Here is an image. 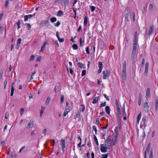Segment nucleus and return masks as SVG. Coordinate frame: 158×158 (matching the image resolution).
<instances>
[{
    "instance_id": "obj_11",
    "label": "nucleus",
    "mask_w": 158,
    "mask_h": 158,
    "mask_svg": "<svg viewBox=\"0 0 158 158\" xmlns=\"http://www.w3.org/2000/svg\"><path fill=\"white\" fill-rule=\"evenodd\" d=\"M98 67L99 69L98 70V72L99 73L101 72L102 68V63L101 62H99L98 63Z\"/></svg>"
},
{
    "instance_id": "obj_19",
    "label": "nucleus",
    "mask_w": 158,
    "mask_h": 158,
    "mask_svg": "<svg viewBox=\"0 0 158 158\" xmlns=\"http://www.w3.org/2000/svg\"><path fill=\"white\" fill-rule=\"evenodd\" d=\"M47 44V42H45L44 44L41 47V50H40V52H42L44 50L45 48V47L46 45Z\"/></svg>"
},
{
    "instance_id": "obj_42",
    "label": "nucleus",
    "mask_w": 158,
    "mask_h": 158,
    "mask_svg": "<svg viewBox=\"0 0 158 158\" xmlns=\"http://www.w3.org/2000/svg\"><path fill=\"white\" fill-rule=\"evenodd\" d=\"M123 115L126 116V112L125 111V110L124 104L123 105Z\"/></svg>"
},
{
    "instance_id": "obj_32",
    "label": "nucleus",
    "mask_w": 158,
    "mask_h": 158,
    "mask_svg": "<svg viewBox=\"0 0 158 158\" xmlns=\"http://www.w3.org/2000/svg\"><path fill=\"white\" fill-rule=\"evenodd\" d=\"M122 77L123 80H125L126 78V73H122Z\"/></svg>"
},
{
    "instance_id": "obj_51",
    "label": "nucleus",
    "mask_w": 158,
    "mask_h": 158,
    "mask_svg": "<svg viewBox=\"0 0 158 158\" xmlns=\"http://www.w3.org/2000/svg\"><path fill=\"white\" fill-rule=\"evenodd\" d=\"M80 115H81L80 112H79V111H78V112H77V114H76V117H75V118H77L78 116H79V117H80Z\"/></svg>"
},
{
    "instance_id": "obj_61",
    "label": "nucleus",
    "mask_w": 158,
    "mask_h": 158,
    "mask_svg": "<svg viewBox=\"0 0 158 158\" xmlns=\"http://www.w3.org/2000/svg\"><path fill=\"white\" fill-rule=\"evenodd\" d=\"M79 40L80 45H81V44L84 42V40L82 41V38H80Z\"/></svg>"
},
{
    "instance_id": "obj_46",
    "label": "nucleus",
    "mask_w": 158,
    "mask_h": 158,
    "mask_svg": "<svg viewBox=\"0 0 158 158\" xmlns=\"http://www.w3.org/2000/svg\"><path fill=\"white\" fill-rule=\"evenodd\" d=\"M14 88H13L12 87V88H11V94H10V96H12L13 95L14 93Z\"/></svg>"
},
{
    "instance_id": "obj_37",
    "label": "nucleus",
    "mask_w": 158,
    "mask_h": 158,
    "mask_svg": "<svg viewBox=\"0 0 158 158\" xmlns=\"http://www.w3.org/2000/svg\"><path fill=\"white\" fill-rule=\"evenodd\" d=\"M94 141L96 143V145L97 146H98L99 145V144H98V139L97 138V137L95 136H94Z\"/></svg>"
},
{
    "instance_id": "obj_30",
    "label": "nucleus",
    "mask_w": 158,
    "mask_h": 158,
    "mask_svg": "<svg viewBox=\"0 0 158 158\" xmlns=\"http://www.w3.org/2000/svg\"><path fill=\"white\" fill-rule=\"evenodd\" d=\"M22 40L21 38H19L18 40V42L17 44V46L19 47L21 41Z\"/></svg>"
},
{
    "instance_id": "obj_43",
    "label": "nucleus",
    "mask_w": 158,
    "mask_h": 158,
    "mask_svg": "<svg viewBox=\"0 0 158 158\" xmlns=\"http://www.w3.org/2000/svg\"><path fill=\"white\" fill-rule=\"evenodd\" d=\"M92 128H93V129L94 130V131H95V134H96L97 132V129L96 126H95V125H93L92 126Z\"/></svg>"
},
{
    "instance_id": "obj_5",
    "label": "nucleus",
    "mask_w": 158,
    "mask_h": 158,
    "mask_svg": "<svg viewBox=\"0 0 158 158\" xmlns=\"http://www.w3.org/2000/svg\"><path fill=\"white\" fill-rule=\"evenodd\" d=\"M70 111V106H66L65 108L63 114V116H65Z\"/></svg>"
},
{
    "instance_id": "obj_17",
    "label": "nucleus",
    "mask_w": 158,
    "mask_h": 158,
    "mask_svg": "<svg viewBox=\"0 0 158 158\" xmlns=\"http://www.w3.org/2000/svg\"><path fill=\"white\" fill-rule=\"evenodd\" d=\"M150 96V89L149 88L147 89L146 96L147 98H148Z\"/></svg>"
},
{
    "instance_id": "obj_52",
    "label": "nucleus",
    "mask_w": 158,
    "mask_h": 158,
    "mask_svg": "<svg viewBox=\"0 0 158 158\" xmlns=\"http://www.w3.org/2000/svg\"><path fill=\"white\" fill-rule=\"evenodd\" d=\"M35 58V56L34 55H32L31 56L30 60L32 61L34 60Z\"/></svg>"
},
{
    "instance_id": "obj_4",
    "label": "nucleus",
    "mask_w": 158,
    "mask_h": 158,
    "mask_svg": "<svg viewBox=\"0 0 158 158\" xmlns=\"http://www.w3.org/2000/svg\"><path fill=\"white\" fill-rule=\"evenodd\" d=\"M137 50V48H133L131 59L133 62L135 60V57L136 55V53Z\"/></svg>"
},
{
    "instance_id": "obj_53",
    "label": "nucleus",
    "mask_w": 158,
    "mask_h": 158,
    "mask_svg": "<svg viewBox=\"0 0 158 158\" xmlns=\"http://www.w3.org/2000/svg\"><path fill=\"white\" fill-rule=\"evenodd\" d=\"M86 71L85 70H83L82 72L81 76L82 77L84 76L86 74Z\"/></svg>"
},
{
    "instance_id": "obj_13",
    "label": "nucleus",
    "mask_w": 158,
    "mask_h": 158,
    "mask_svg": "<svg viewBox=\"0 0 158 158\" xmlns=\"http://www.w3.org/2000/svg\"><path fill=\"white\" fill-rule=\"evenodd\" d=\"M154 25L150 26L149 30L148 32V35L150 36L151 35L153 32L154 29Z\"/></svg>"
},
{
    "instance_id": "obj_23",
    "label": "nucleus",
    "mask_w": 158,
    "mask_h": 158,
    "mask_svg": "<svg viewBox=\"0 0 158 158\" xmlns=\"http://www.w3.org/2000/svg\"><path fill=\"white\" fill-rule=\"evenodd\" d=\"M77 64L78 65V66L79 68H80L81 69H85V67L84 66V65L80 63V62H78V63H77Z\"/></svg>"
},
{
    "instance_id": "obj_41",
    "label": "nucleus",
    "mask_w": 158,
    "mask_h": 158,
    "mask_svg": "<svg viewBox=\"0 0 158 158\" xmlns=\"http://www.w3.org/2000/svg\"><path fill=\"white\" fill-rule=\"evenodd\" d=\"M126 63L125 61L123 62V69H126Z\"/></svg>"
},
{
    "instance_id": "obj_1",
    "label": "nucleus",
    "mask_w": 158,
    "mask_h": 158,
    "mask_svg": "<svg viewBox=\"0 0 158 158\" xmlns=\"http://www.w3.org/2000/svg\"><path fill=\"white\" fill-rule=\"evenodd\" d=\"M125 15L126 16V19L127 21H129V17L131 19L133 18L134 21H135V13L134 11L133 12L132 15H131V12L130 10L127 8L126 10Z\"/></svg>"
},
{
    "instance_id": "obj_60",
    "label": "nucleus",
    "mask_w": 158,
    "mask_h": 158,
    "mask_svg": "<svg viewBox=\"0 0 158 158\" xmlns=\"http://www.w3.org/2000/svg\"><path fill=\"white\" fill-rule=\"evenodd\" d=\"M41 58V56H39L36 59V61H40Z\"/></svg>"
},
{
    "instance_id": "obj_36",
    "label": "nucleus",
    "mask_w": 158,
    "mask_h": 158,
    "mask_svg": "<svg viewBox=\"0 0 158 158\" xmlns=\"http://www.w3.org/2000/svg\"><path fill=\"white\" fill-rule=\"evenodd\" d=\"M109 154L107 153L106 154H102V158H107Z\"/></svg>"
},
{
    "instance_id": "obj_49",
    "label": "nucleus",
    "mask_w": 158,
    "mask_h": 158,
    "mask_svg": "<svg viewBox=\"0 0 158 158\" xmlns=\"http://www.w3.org/2000/svg\"><path fill=\"white\" fill-rule=\"evenodd\" d=\"M86 53L87 54H89L90 53L89 51V47H87L86 48Z\"/></svg>"
},
{
    "instance_id": "obj_3",
    "label": "nucleus",
    "mask_w": 158,
    "mask_h": 158,
    "mask_svg": "<svg viewBox=\"0 0 158 158\" xmlns=\"http://www.w3.org/2000/svg\"><path fill=\"white\" fill-rule=\"evenodd\" d=\"M110 72L107 70H106L102 72L103 79H107L110 75Z\"/></svg>"
},
{
    "instance_id": "obj_55",
    "label": "nucleus",
    "mask_w": 158,
    "mask_h": 158,
    "mask_svg": "<svg viewBox=\"0 0 158 158\" xmlns=\"http://www.w3.org/2000/svg\"><path fill=\"white\" fill-rule=\"evenodd\" d=\"M50 141L52 144V146H53L55 143V140L54 139H52L50 140Z\"/></svg>"
},
{
    "instance_id": "obj_14",
    "label": "nucleus",
    "mask_w": 158,
    "mask_h": 158,
    "mask_svg": "<svg viewBox=\"0 0 158 158\" xmlns=\"http://www.w3.org/2000/svg\"><path fill=\"white\" fill-rule=\"evenodd\" d=\"M155 110L158 111V97H156V98Z\"/></svg>"
},
{
    "instance_id": "obj_28",
    "label": "nucleus",
    "mask_w": 158,
    "mask_h": 158,
    "mask_svg": "<svg viewBox=\"0 0 158 158\" xmlns=\"http://www.w3.org/2000/svg\"><path fill=\"white\" fill-rule=\"evenodd\" d=\"M51 98L50 97H48L46 101L45 104L46 105H48L50 102V101Z\"/></svg>"
},
{
    "instance_id": "obj_6",
    "label": "nucleus",
    "mask_w": 158,
    "mask_h": 158,
    "mask_svg": "<svg viewBox=\"0 0 158 158\" xmlns=\"http://www.w3.org/2000/svg\"><path fill=\"white\" fill-rule=\"evenodd\" d=\"M149 66V63L148 62H146L145 64V71L144 73V75L147 76L148 71V68Z\"/></svg>"
},
{
    "instance_id": "obj_29",
    "label": "nucleus",
    "mask_w": 158,
    "mask_h": 158,
    "mask_svg": "<svg viewBox=\"0 0 158 158\" xmlns=\"http://www.w3.org/2000/svg\"><path fill=\"white\" fill-rule=\"evenodd\" d=\"M3 30V27L2 25L1 24H0V34H1L2 33Z\"/></svg>"
},
{
    "instance_id": "obj_59",
    "label": "nucleus",
    "mask_w": 158,
    "mask_h": 158,
    "mask_svg": "<svg viewBox=\"0 0 158 158\" xmlns=\"http://www.w3.org/2000/svg\"><path fill=\"white\" fill-rule=\"evenodd\" d=\"M104 97L106 98V99L107 100H108V101L110 99H109V98L108 96H107L106 94H104Z\"/></svg>"
},
{
    "instance_id": "obj_20",
    "label": "nucleus",
    "mask_w": 158,
    "mask_h": 158,
    "mask_svg": "<svg viewBox=\"0 0 158 158\" xmlns=\"http://www.w3.org/2000/svg\"><path fill=\"white\" fill-rule=\"evenodd\" d=\"M45 110V107L42 106L41 108V109L40 110V117H41L42 115V114L44 112Z\"/></svg>"
},
{
    "instance_id": "obj_25",
    "label": "nucleus",
    "mask_w": 158,
    "mask_h": 158,
    "mask_svg": "<svg viewBox=\"0 0 158 158\" xmlns=\"http://www.w3.org/2000/svg\"><path fill=\"white\" fill-rule=\"evenodd\" d=\"M88 18L86 16H85V17L84 22V26H85L87 24V22H88Z\"/></svg>"
},
{
    "instance_id": "obj_12",
    "label": "nucleus",
    "mask_w": 158,
    "mask_h": 158,
    "mask_svg": "<svg viewBox=\"0 0 158 158\" xmlns=\"http://www.w3.org/2000/svg\"><path fill=\"white\" fill-rule=\"evenodd\" d=\"M61 146L62 148L63 152H64V150L65 146V141L64 139L61 140Z\"/></svg>"
},
{
    "instance_id": "obj_64",
    "label": "nucleus",
    "mask_w": 158,
    "mask_h": 158,
    "mask_svg": "<svg viewBox=\"0 0 158 158\" xmlns=\"http://www.w3.org/2000/svg\"><path fill=\"white\" fill-rule=\"evenodd\" d=\"M99 118H98L96 120V124L97 125H99Z\"/></svg>"
},
{
    "instance_id": "obj_24",
    "label": "nucleus",
    "mask_w": 158,
    "mask_h": 158,
    "mask_svg": "<svg viewBox=\"0 0 158 158\" xmlns=\"http://www.w3.org/2000/svg\"><path fill=\"white\" fill-rule=\"evenodd\" d=\"M110 107L109 106H107L105 107V111L107 113L109 114L110 113Z\"/></svg>"
},
{
    "instance_id": "obj_47",
    "label": "nucleus",
    "mask_w": 158,
    "mask_h": 158,
    "mask_svg": "<svg viewBox=\"0 0 158 158\" xmlns=\"http://www.w3.org/2000/svg\"><path fill=\"white\" fill-rule=\"evenodd\" d=\"M64 96L63 95H61L60 96V101L61 103H62L64 102Z\"/></svg>"
},
{
    "instance_id": "obj_45",
    "label": "nucleus",
    "mask_w": 158,
    "mask_h": 158,
    "mask_svg": "<svg viewBox=\"0 0 158 158\" xmlns=\"http://www.w3.org/2000/svg\"><path fill=\"white\" fill-rule=\"evenodd\" d=\"M106 102H104L103 103H102L101 104L100 106V108H101L102 107H104L106 105Z\"/></svg>"
},
{
    "instance_id": "obj_16",
    "label": "nucleus",
    "mask_w": 158,
    "mask_h": 158,
    "mask_svg": "<svg viewBox=\"0 0 158 158\" xmlns=\"http://www.w3.org/2000/svg\"><path fill=\"white\" fill-rule=\"evenodd\" d=\"M85 109V106L84 105H81L79 108V112H83Z\"/></svg>"
},
{
    "instance_id": "obj_15",
    "label": "nucleus",
    "mask_w": 158,
    "mask_h": 158,
    "mask_svg": "<svg viewBox=\"0 0 158 158\" xmlns=\"http://www.w3.org/2000/svg\"><path fill=\"white\" fill-rule=\"evenodd\" d=\"M151 148V144L150 143H149L148 144V146H147L146 150L145 151V152L144 154H146L147 153H148L150 150Z\"/></svg>"
},
{
    "instance_id": "obj_33",
    "label": "nucleus",
    "mask_w": 158,
    "mask_h": 158,
    "mask_svg": "<svg viewBox=\"0 0 158 158\" xmlns=\"http://www.w3.org/2000/svg\"><path fill=\"white\" fill-rule=\"evenodd\" d=\"M56 20L57 19L56 18L53 17L50 19V21L52 23H54L56 21Z\"/></svg>"
},
{
    "instance_id": "obj_22",
    "label": "nucleus",
    "mask_w": 158,
    "mask_h": 158,
    "mask_svg": "<svg viewBox=\"0 0 158 158\" xmlns=\"http://www.w3.org/2000/svg\"><path fill=\"white\" fill-rule=\"evenodd\" d=\"M141 113L140 112V113L138 114L137 117V123L138 124L139 123V121L141 118Z\"/></svg>"
},
{
    "instance_id": "obj_40",
    "label": "nucleus",
    "mask_w": 158,
    "mask_h": 158,
    "mask_svg": "<svg viewBox=\"0 0 158 158\" xmlns=\"http://www.w3.org/2000/svg\"><path fill=\"white\" fill-rule=\"evenodd\" d=\"M117 114L118 115H120L121 114V110L120 108H117Z\"/></svg>"
},
{
    "instance_id": "obj_27",
    "label": "nucleus",
    "mask_w": 158,
    "mask_h": 158,
    "mask_svg": "<svg viewBox=\"0 0 158 158\" xmlns=\"http://www.w3.org/2000/svg\"><path fill=\"white\" fill-rule=\"evenodd\" d=\"M98 98H99L98 97H96L95 98L93 101L92 103L94 104L96 103L98 101Z\"/></svg>"
},
{
    "instance_id": "obj_56",
    "label": "nucleus",
    "mask_w": 158,
    "mask_h": 158,
    "mask_svg": "<svg viewBox=\"0 0 158 158\" xmlns=\"http://www.w3.org/2000/svg\"><path fill=\"white\" fill-rule=\"evenodd\" d=\"M149 158H153L152 151V150L150 152Z\"/></svg>"
},
{
    "instance_id": "obj_39",
    "label": "nucleus",
    "mask_w": 158,
    "mask_h": 158,
    "mask_svg": "<svg viewBox=\"0 0 158 158\" xmlns=\"http://www.w3.org/2000/svg\"><path fill=\"white\" fill-rule=\"evenodd\" d=\"M25 25L27 26V29L28 30H29L31 28V25L30 24L26 23Z\"/></svg>"
},
{
    "instance_id": "obj_21",
    "label": "nucleus",
    "mask_w": 158,
    "mask_h": 158,
    "mask_svg": "<svg viewBox=\"0 0 158 158\" xmlns=\"http://www.w3.org/2000/svg\"><path fill=\"white\" fill-rule=\"evenodd\" d=\"M149 105L148 103L147 102H145L143 104V108L145 110H148Z\"/></svg>"
},
{
    "instance_id": "obj_44",
    "label": "nucleus",
    "mask_w": 158,
    "mask_h": 158,
    "mask_svg": "<svg viewBox=\"0 0 158 158\" xmlns=\"http://www.w3.org/2000/svg\"><path fill=\"white\" fill-rule=\"evenodd\" d=\"M60 24V23L59 21L57 22L56 23L54 24V25L56 27H58Z\"/></svg>"
},
{
    "instance_id": "obj_50",
    "label": "nucleus",
    "mask_w": 158,
    "mask_h": 158,
    "mask_svg": "<svg viewBox=\"0 0 158 158\" xmlns=\"http://www.w3.org/2000/svg\"><path fill=\"white\" fill-rule=\"evenodd\" d=\"M36 72H35L34 73H32L31 76L30 80H32L33 79V77L35 73Z\"/></svg>"
},
{
    "instance_id": "obj_10",
    "label": "nucleus",
    "mask_w": 158,
    "mask_h": 158,
    "mask_svg": "<svg viewBox=\"0 0 158 158\" xmlns=\"http://www.w3.org/2000/svg\"><path fill=\"white\" fill-rule=\"evenodd\" d=\"M137 37H134L133 48H137Z\"/></svg>"
},
{
    "instance_id": "obj_38",
    "label": "nucleus",
    "mask_w": 158,
    "mask_h": 158,
    "mask_svg": "<svg viewBox=\"0 0 158 158\" xmlns=\"http://www.w3.org/2000/svg\"><path fill=\"white\" fill-rule=\"evenodd\" d=\"M72 47L73 49L76 50L78 48V46L76 44H73L72 45Z\"/></svg>"
},
{
    "instance_id": "obj_8",
    "label": "nucleus",
    "mask_w": 158,
    "mask_h": 158,
    "mask_svg": "<svg viewBox=\"0 0 158 158\" xmlns=\"http://www.w3.org/2000/svg\"><path fill=\"white\" fill-rule=\"evenodd\" d=\"M41 24L44 26L48 27L50 25V22L49 20H43Z\"/></svg>"
},
{
    "instance_id": "obj_31",
    "label": "nucleus",
    "mask_w": 158,
    "mask_h": 158,
    "mask_svg": "<svg viewBox=\"0 0 158 158\" xmlns=\"http://www.w3.org/2000/svg\"><path fill=\"white\" fill-rule=\"evenodd\" d=\"M55 92L56 93L58 92L59 90V87L58 85H56L54 88Z\"/></svg>"
},
{
    "instance_id": "obj_7",
    "label": "nucleus",
    "mask_w": 158,
    "mask_h": 158,
    "mask_svg": "<svg viewBox=\"0 0 158 158\" xmlns=\"http://www.w3.org/2000/svg\"><path fill=\"white\" fill-rule=\"evenodd\" d=\"M105 143L106 144H107V145H109L110 147L111 146V141L110 139V135L108 136L107 139L105 141Z\"/></svg>"
},
{
    "instance_id": "obj_9",
    "label": "nucleus",
    "mask_w": 158,
    "mask_h": 158,
    "mask_svg": "<svg viewBox=\"0 0 158 158\" xmlns=\"http://www.w3.org/2000/svg\"><path fill=\"white\" fill-rule=\"evenodd\" d=\"M34 124V121L32 120H30L27 126V128L29 129L31 127H32Z\"/></svg>"
},
{
    "instance_id": "obj_54",
    "label": "nucleus",
    "mask_w": 158,
    "mask_h": 158,
    "mask_svg": "<svg viewBox=\"0 0 158 158\" xmlns=\"http://www.w3.org/2000/svg\"><path fill=\"white\" fill-rule=\"evenodd\" d=\"M9 116V113L8 112H7L5 114V118L7 119Z\"/></svg>"
},
{
    "instance_id": "obj_34",
    "label": "nucleus",
    "mask_w": 158,
    "mask_h": 158,
    "mask_svg": "<svg viewBox=\"0 0 158 158\" xmlns=\"http://www.w3.org/2000/svg\"><path fill=\"white\" fill-rule=\"evenodd\" d=\"M153 5L152 4H150L148 7V9L150 11H151L153 9Z\"/></svg>"
},
{
    "instance_id": "obj_26",
    "label": "nucleus",
    "mask_w": 158,
    "mask_h": 158,
    "mask_svg": "<svg viewBox=\"0 0 158 158\" xmlns=\"http://www.w3.org/2000/svg\"><path fill=\"white\" fill-rule=\"evenodd\" d=\"M64 14V13L63 11L61 10H59L58 12L57 15L58 16H61Z\"/></svg>"
},
{
    "instance_id": "obj_2",
    "label": "nucleus",
    "mask_w": 158,
    "mask_h": 158,
    "mask_svg": "<svg viewBox=\"0 0 158 158\" xmlns=\"http://www.w3.org/2000/svg\"><path fill=\"white\" fill-rule=\"evenodd\" d=\"M100 150L102 152L104 153L107 152V149L110 148V147L109 145H107L106 144L105 145L103 144L100 145Z\"/></svg>"
},
{
    "instance_id": "obj_58",
    "label": "nucleus",
    "mask_w": 158,
    "mask_h": 158,
    "mask_svg": "<svg viewBox=\"0 0 158 158\" xmlns=\"http://www.w3.org/2000/svg\"><path fill=\"white\" fill-rule=\"evenodd\" d=\"M46 132H47V130L46 129H45L43 130L42 133L44 134V135H46Z\"/></svg>"
},
{
    "instance_id": "obj_57",
    "label": "nucleus",
    "mask_w": 158,
    "mask_h": 158,
    "mask_svg": "<svg viewBox=\"0 0 158 158\" xmlns=\"http://www.w3.org/2000/svg\"><path fill=\"white\" fill-rule=\"evenodd\" d=\"M95 7L94 6H92L90 7L91 10L92 12L94 11L95 9Z\"/></svg>"
},
{
    "instance_id": "obj_63",
    "label": "nucleus",
    "mask_w": 158,
    "mask_h": 158,
    "mask_svg": "<svg viewBox=\"0 0 158 158\" xmlns=\"http://www.w3.org/2000/svg\"><path fill=\"white\" fill-rule=\"evenodd\" d=\"M155 133H156V131H154L152 132V137H153L155 135Z\"/></svg>"
},
{
    "instance_id": "obj_48",
    "label": "nucleus",
    "mask_w": 158,
    "mask_h": 158,
    "mask_svg": "<svg viewBox=\"0 0 158 158\" xmlns=\"http://www.w3.org/2000/svg\"><path fill=\"white\" fill-rule=\"evenodd\" d=\"M24 109L23 108V107H22L20 109V115H22L24 111Z\"/></svg>"
},
{
    "instance_id": "obj_18",
    "label": "nucleus",
    "mask_w": 158,
    "mask_h": 158,
    "mask_svg": "<svg viewBox=\"0 0 158 158\" xmlns=\"http://www.w3.org/2000/svg\"><path fill=\"white\" fill-rule=\"evenodd\" d=\"M142 100V95L141 94H140L139 95V100H138V104L139 106H140Z\"/></svg>"
},
{
    "instance_id": "obj_35",
    "label": "nucleus",
    "mask_w": 158,
    "mask_h": 158,
    "mask_svg": "<svg viewBox=\"0 0 158 158\" xmlns=\"http://www.w3.org/2000/svg\"><path fill=\"white\" fill-rule=\"evenodd\" d=\"M63 2L65 5H67L69 4V0H62Z\"/></svg>"
},
{
    "instance_id": "obj_62",
    "label": "nucleus",
    "mask_w": 158,
    "mask_h": 158,
    "mask_svg": "<svg viewBox=\"0 0 158 158\" xmlns=\"http://www.w3.org/2000/svg\"><path fill=\"white\" fill-rule=\"evenodd\" d=\"M24 21L25 22H26L28 20V18L27 17V16H26V15H25L24 16Z\"/></svg>"
}]
</instances>
